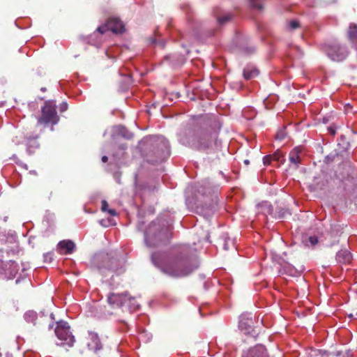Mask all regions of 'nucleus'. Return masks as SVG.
<instances>
[{"label": "nucleus", "instance_id": "nucleus-33", "mask_svg": "<svg viewBox=\"0 0 357 357\" xmlns=\"http://www.w3.org/2000/svg\"><path fill=\"white\" fill-rule=\"evenodd\" d=\"M352 106L350 104H347L344 106V109L347 112H349L351 111Z\"/></svg>", "mask_w": 357, "mask_h": 357}, {"label": "nucleus", "instance_id": "nucleus-31", "mask_svg": "<svg viewBox=\"0 0 357 357\" xmlns=\"http://www.w3.org/2000/svg\"><path fill=\"white\" fill-rule=\"evenodd\" d=\"M188 247L185 245H183L180 246V252L182 255H184V253L187 251Z\"/></svg>", "mask_w": 357, "mask_h": 357}, {"label": "nucleus", "instance_id": "nucleus-14", "mask_svg": "<svg viewBox=\"0 0 357 357\" xmlns=\"http://www.w3.org/2000/svg\"><path fill=\"white\" fill-rule=\"evenodd\" d=\"M75 244L71 241H61L58 243L57 249L60 254L68 255L73 252Z\"/></svg>", "mask_w": 357, "mask_h": 357}, {"label": "nucleus", "instance_id": "nucleus-23", "mask_svg": "<svg viewBox=\"0 0 357 357\" xmlns=\"http://www.w3.org/2000/svg\"><path fill=\"white\" fill-rule=\"evenodd\" d=\"M231 17V16L230 15H226L223 17H217V20L220 24H223L224 23L229 21Z\"/></svg>", "mask_w": 357, "mask_h": 357}, {"label": "nucleus", "instance_id": "nucleus-18", "mask_svg": "<svg viewBox=\"0 0 357 357\" xmlns=\"http://www.w3.org/2000/svg\"><path fill=\"white\" fill-rule=\"evenodd\" d=\"M126 305L128 306V309L130 311H135L138 309L139 305L136 301V299L134 297L128 296L127 297Z\"/></svg>", "mask_w": 357, "mask_h": 357}, {"label": "nucleus", "instance_id": "nucleus-15", "mask_svg": "<svg viewBox=\"0 0 357 357\" xmlns=\"http://www.w3.org/2000/svg\"><path fill=\"white\" fill-rule=\"evenodd\" d=\"M17 271V265L14 261H10L4 264L3 273L5 274L8 279L13 278L16 275Z\"/></svg>", "mask_w": 357, "mask_h": 357}, {"label": "nucleus", "instance_id": "nucleus-13", "mask_svg": "<svg viewBox=\"0 0 357 357\" xmlns=\"http://www.w3.org/2000/svg\"><path fill=\"white\" fill-rule=\"evenodd\" d=\"M87 345L89 349L93 350L95 352L101 349V343L96 333L93 332L89 333V342Z\"/></svg>", "mask_w": 357, "mask_h": 357}, {"label": "nucleus", "instance_id": "nucleus-6", "mask_svg": "<svg viewBox=\"0 0 357 357\" xmlns=\"http://www.w3.org/2000/svg\"><path fill=\"white\" fill-rule=\"evenodd\" d=\"M55 334L61 341V344H66L69 347L73 346L75 339L70 331V326L67 322L63 321H59L55 329Z\"/></svg>", "mask_w": 357, "mask_h": 357}, {"label": "nucleus", "instance_id": "nucleus-26", "mask_svg": "<svg viewBox=\"0 0 357 357\" xmlns=\"http://www.w3.org/2000/svg\"><path fill=\"white\" fill-rule=\"evenodd\" d=\"M289 26L291 29H296L300 26V24L298 21L292 20L289 22Z\"/></svg>", "mask_w": 357, "mask_h": 357}, {"label": "nucleus", "instance_id": "nucleus-16", "mask_svg": "<svg viewBox=\"0 0 357 357\" xmlns=\"http://www.w3.org/2000/svg\"><path fill=\"white\" fill-rule=\"evenodd\" d=\"M351 259L352 255L351 252L346 249L340 250L336 255V260L340 264H349L351 262Z\"/></svg>", "mask_w": 357, "mask_h": 357}, {"label": "nucleus", "instance_id": "nucleus-37", "mask_svg": "<svg viewBox=\"0 0 357 357\" xmlns=\"http://www.w3.org/2000/svg\"><path fill=\"white\" fill-rule=\"evenodd\" d=\"M66 108H67V105L66 103H63L61 105V109L63 111V110H66Z\"/></svg>", "mask_w": 357, "mask_h": 357}, {"label": "nucleus", "instance_id": "nucleus-12", "mask_svg": "<svg viewBox=\"0 0 357 357\" xmlns=\"http://www.w3.org/2000/svg\"><path fill=\"white\" fill-rule=\"evenodd\" d=\"M303 148L301 146H296L293 149L289 155V162L294 165L296 168H298L302 160Z\"/></svg>", "mask_w": 357, "mask_h": 357}, {"label": "nucleus", "instance_id": "nucleus-27", "mask_svg": "<svg viewBox=\"0 0 357 357\" xmlns=\"http://www.w3.org/2000/svg\"><path fill=\"white\" fill-rule=\"evenodd\" d=\"M272 161V156H271V155H266L265 157H264L263 158V162L265 165H268L271 164Z\"/></svg>", "mask_w": 357, "mask_h": 357}, {"label": "nucleus", "instance_id": "nucleus-36", "mask_svg": "<svg viewBox=\"0 0 357 357\" xmlns=\"http://www.w3.org/2000/svg\"><path fill=\"white\" fill-rule=\"evenodd\" d=\"M328 131L332 135H335V128L330 127V128H328Z\"/></svg>", "mask_w": 357, "mask_h": 357}, {"label": "nucleus", "instance_id": "nucleus-3", "mask_svg": "<svg viewBox=\"0 0 357 357\" xmlns=\"http://www.w3.org/2000/svg\"><path fill=\"white\" fill-rule=\"evenodd\" d=\"M325 51L331 60L337 62L344 60L349 54V51L346 45L337 41L328 43L326 45Z\"/></svg>", "mask_w": 357, "mask_h": 357}, {"label": "nucleus", "instance_id": "nucleus-2", "mask_svg": "<svg viewBox=\"0 0 357 357\" xmlns=\"http://www.w3.org/2000/svg\"><path fill=\"white\" fill-rule=\"evenodd\" d=\"M178 251L176 247L162 255L153 253L151 255L153 263L165 274L176 277L178 273Z\"/></svg>", "mask_w": 357, "mask_h": 357}, {"label": "nucleus", "instance_id": "nucleus-17", "mask_svg": "<svg viewBox=\"0 0 357 357\" xmlns=\"http://www.w3.org/2000/svg\"><path fill=\"white\" fill-rule=\"evenodd\" d=\"M259 71L257 68L253 67H247L243 70V77L245 79H250L257 77Z\"/></svg>", "mask_w": 357, "mask_h": 357}, {"label": "nucleus", "instance_id": "nucleus-25", "mask_svg": "<svg viewBox=\"0 0 357 357\" xmlns=\"http://www.w3.org/2000/svg\"><path fill=\"white\" fill-rule=\"evenodd\" d=\"M250 1H251L252 6L254 8L259 10H262L263 6L261 3H257L258 0H250Z\"/></svg>", "mask_w": 357, "mask_h": 357}, {"label": "nucleus", "instance_id": "nucleus-30", "mask_svg": "<svg viewBox=\"0 0 357 357\" xmlns=\"http://www.w3.org/2000/svg\"><path fill=\"white\" fill-rule=\"evenodd\" d=\"M108 209V204L106 201L103 200L102 202V211H107Z\"/></svg>", "mask_w": 357, "mask_h": 357}, {"label": "nucleus", "instance_id": "nucleus-28", "mask_svg": "<svg viewBox=\"0 0 357 357\" xmlns=\"http://www.w3.org/2000/svg\"><path fill=\"white\" fill-rule=\"evenodd\" d=\"M53 254L51 252H48L44 255V260L45 262H51L52 260Z\"/></svg>", "mask_w": 357, "mask_h": 357}, {"label": "nucleus", "instance_id": "nucleus-22", "mask_svg": "<svg viewBox=\"0 0 357 357\" xmlns=\"http://www.w3.org/2000/svg\"><path fill=\"white\" fill-rule=\"evenodd\" d=\"M272 156V160H275L277 162H280L282 160H284V155L282 153H280L279 151H275L273 155H271Z\"/></svg>", "mask_w": 357, "mask_h": 357}, {"label": "nucleus", "instance_id": "nucleus-32", "mask_svg": "<svg viewBox=\"0 0 357 357\" xmlns=\"http://www.w3.org/2000/svg\"><path fill=\"white\" fill-rule=\"evenodd\" d=\"M3 266H4V263L2 261L1 252H0V273H3Z\"/></svg>", "mask_w": 357, "mask_h": 357}, {"label": "nucleus", "instance_id": "nucleus-29", "mask_svg": "<svg viewBox=\"0 0 357 357\" xmlns=\"http://www.w3.org/2000/svg\"><path fill=\"white\" fill-rule=\"evenodd\" d=\"M99 222L101 225H102L104 227H107L112 224L111 220H108L107 222L104 220H100Z\"/></svg>", "mask_w": 357, "mask_h": 357}, {"label": "nucleus", "instance_id": "nucleus-5", "mask_svg": "<svg viewBox=\"0 0 357 357\" xmlns=\"http://www.w3.org/2000/svg\"><path fill=\"white\" fill-rule=\"evenodd\" d=\"M196 252L195 248H190V258L185 259L182 257V259H180V277L187 276L197 268Z\"/></svg>", "mask_w": 357, "mask_h": 357}, {"label": "nucleus", "instance_id": "nucleus-38", "mask_svg": "<svg viewBox=\"0 0 357 357\" xmlns=\"http://www.w3.org/2000/svg\"><path fill=\"white\" fill-rule=\"evenodd\" d=\"M102 161L103 162H106L107 161V156H105V155L102 156Z\"/></svg>", "mask_w": 357, "mask_h": 357}, {"label": "nucleus", "instance_id": "nucleus-24", "mask_svg": "<svg viewBox=\"0 0 357 357\" xmlns=\"http://www.w3.org/2000/svg\"><path fill=\"white\" fill-rule=\"evenodd\" d=\"M307 241L312 246H314L318 243V238L316 236H310L307 237Z\"/></svg>", "mask_w": 357, "mask_h": 357}, {"label": "nucleus", "instance_id": "nucleus-34", "mask_svg": "<svg viewBox=\"0 0 357 357\" xmlns=\"http://www.w3.org/2000/svg\"><path fill=\"white\" fill-rule=\"evenodd\" d=\"M276 138L280 140H282L284 138V135L282 132L278 133L276 135Z\"/></svg>", "mask_w": 357, "mask_h": 357}, {"label": "nucleus", "instance_id": "nucleus-7", "mask_svg": "<svg viewBox=\"0 0 357 357\" xmlns=\"http://www.w3.org/2000/svg\"><path fill=\"white\" fill-rule=\"evenodd\" d=\"M216 137L215 131L201 130L196 133L195 140V146L199 149H205L209 147L213 139Z\"/></svg>", "mask_w": 357, "mask_h": 357}, {"label": "nucleus", "instance_id": "nucleus-39", "mask_svg": "<svg viewBox=\"0 0 357 357\" xmlns=\"http://www.w3.org/2000/svg\"><path fill=\"white\" fill-rule=\"evenodd\" d=\"M245 163L246 165L249 164V160H245Z\"/></svg>", "mask_w": 357, "mask_h": 357}, {"label": "nucleus", "instance_id": "nucleus-1", "mask_svg": "<svg viewBox=\"0 0 357 357\" xmlns=\"http://www.w3.org/2000/svg\"><path fill=\"white\" fill-rule=\"evenodd\" d=\"M204 189L202 187L190 185L185 192V204L188 208L198 213H204L206 211H211V205L207 204L209 198L204 194Z\"/></svg>", "mask_w": 357, "mask_h": 357}, {"label": "nucleus", "instance_id": "nucleus-4", "mask_svg": "<svg viewBox=\"0 0 357 357\" xmlns=\"http://www.w3.org/2000/svg\"><path fill=\"white\" fill-rule=\"evenodd\" d=\"M59 116L56 111V105L54 101H47L42 108V116L38 119V124H56Z\"/></svg>", "mask_w": 357, "mask_h": 357}, {"label": "nucleus", "instance_id": "nucleus-19", "mask_svg": "<svg viewBox=\"0 0 357 357\" xmlns=\"http://www.w3.org/2000/svg\"><path fill=\"white\" fill-rule=\"evenodd\" d=\"M348 36L352 42L357 43V25L351 24L349 26Z\"/></svg>", "mask_w": 357, "mask_h": 357}, {"label": "nucleus", "instance_id": "nucleus-8", "mask_svg": "<svg viewBox=\"0 0 357 357\" xmlns=\"http://www.w3.org/2000/svg\"><path fill=\"white\" fill-rule=\"evenodd\" d=\"M172 232L169 229H164L159 232V234L156 236L152 237L150 236L149 233L146 231L145 233V243L149 247H154L158 246L162 243H165L171 238Z\"/></svg>", "mask_w": 357, "mask_h": 357}, {"label": "nucleus", "instance_id": "nucleus-9", "mask_svg": "<svg viewBox=\"0 0 357 357\" xmlns=\"http://www.w3.org/2000/svg\"><path fill=\"white\" fill-rule=\"evenodd\" d=\"M109 30L113 33H122L124 30V25L118 18L114 17L109 19L106 24L100 26L97 29L98 33L100 34L105 33Z\"/></svg>", "mask_w": 357, "mask_h": 357}, {"label": "nucleus", "instance_id": "nucleus-35", "mask_svg": "<svg viewBox=\"0 0 357 357\" xmlns=\"http://www.w3.org/2000/svg\"><path fill=\"white\" fill-rule=\"evenodd\" d=\"M108 213L112 216H114L116 215V212L114 209H109L107 211Z\"/></svg>", "mask_w": 357, "mask_h": 357}, {"label": "nucleus", "instance_id": "nucleus-20", "mask_svg": "<svg viewBox=\"0 0 357 357\" xmlns=\"http://www.w3.org/2000/svg\"><path fill=\"white\" fill-rule=\"evenodd\" d=\"M24 319L27 322L34 323L36 319V313L33 311H28L24 314Z\"/></svg>", "mask_w": 357, "mask_h": 357}, {"label": "nucleus", "instance_id": "nucleus-11", "mask_svg": "<svg viewBox=\"0 0 357 357\" xmlns=\"http://www.w3.org/2000/svg\"><path fill=\"white\" fill-rule=\"evenodd\" d=\"M128 294H111L108 296V302L110 305L121 307L126 305Z\"/></svg>", "mask_w": 357, "mask_h": 357}, {"label": "nucleus", "instance_id": "nucleus-10", "mask_svg": "<svg viewBox=\"0 0 357 357\" xmlns=\"http://www.w3.org/2000/svg\"><path fill=\"white\" fill-rule=\"evenodd\" d=\"M241 357H268V356L264 346L257 345L244 351Z\"/></svg>", "mask_w": 357, "mask_h": 357}, {"label": "nucleus", "instance_id": "nucleus-21", "mask_svg": "<svg viewBox=\"0 0 357 357\" xmlns=\"http://www.w3.org/2000/svg\"><path fill=\"white\" fill-rule=\"evenodd\" d=\"M26 144L27 146V150L29 153H31V148H37L38 146V142L35 139H27Z\"/></svg>", "mask_w": 357, "mask_h": 357}]
</instances>
